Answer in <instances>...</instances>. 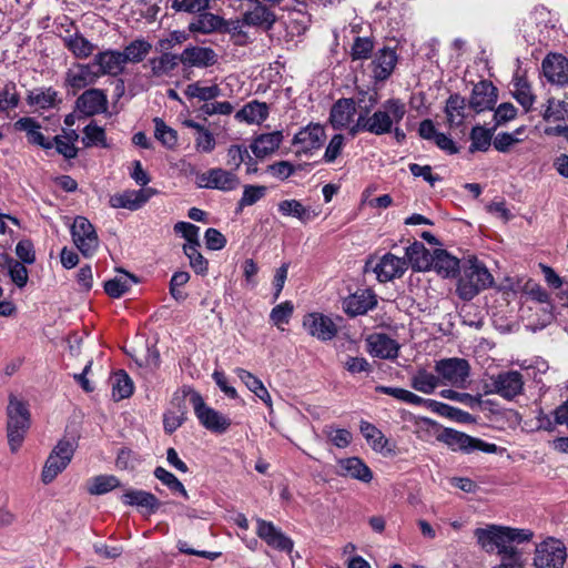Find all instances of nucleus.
<instances>
[{
  "label": "nucleus",
  "mask_w": 568,
  "mask_h": 568,
  "mask_svg": "<svg viewBox=\"0 0 568 568\" xmlns=\"http://www.w3.org/2000/svg\"><path fill=\"white\" fill-rule=\"evenodd\" d=\"M377 101L376 92L365 93L359 99L357 119L349 129L352 135L359 132L374 135L389 134L393 128L402 122L406 114V105L400 99H388L372 113Z\"/></svg>",
  "instance_id": "1"
},
{
  "label": "nucleus",
  "mask_w": 568,
  "mask_h": 568,
  "mask_svg": "<svg viewBox=\"0 0 568 568\" xmlns=\"http://www.w3.org/2000/svg\"><path fill=\"white\" fill-rule=\"evenodd\" d=\"M477 544L486 552H496L504 562L525 565L521 544L534 538V531L525 528H515L500 525H488L474 531Z\"/></svg>",
  "instance_id": "2"
},
{
  "label": "nucleus",
  "mask_w": 568,
  "mask_h": 568,
  "mask_svg": "<svg viewBox=\"0 0 568 568\" xmlns=\"http://www.w3.org/2000/svg\"><path fill=\"white\" fill-rule=\"evenodd\" d=\"M462 271L456 291L463 301L473 300L494 284V277L486 265L474 255L468 256L464 262Z\"/></svg>",
  "instance_id": "3"
},
{
  "label": "nucleus",
  "mask_w": 568,
  "mask_h": 568,
  "mask_svg": "<svg viewBox=\"0 0 568 568\" xmlns=\"http://www.w3.org/2000/svg\"><path fill=\"white\" fill-rule=\"evenodd\" d=\"M8 423H7V437L10 450L16 453L27 434L30 426V413L27 405L10 396L9 405L7 407Z\"/></svg>",
  "instance_id": "4"
},
{
  "label": "nucleus",
  "mask_w": 568,
  "mask_h": 568,
  "mask_svg": "<svg viewBox=\"0 0 568 568\" xmlns=\"http://www.w3.org/2000/svg\"><path fill=\"white\" fill-rule=\"evenodd\" d=\"M77 448L74 438H62L50 453L41 473L44 484L52 483L70 464Z\"/></svg>",
  "instance_id": "5"
},
{
  "label": "nucleus",
  "mask_w": 568,
  "mask_h": 568,
  "mask_svg": "<svg viewBox=\"0 0 568 568\" xmlns=\"http://www.w3.org/2000/svg\"><path fill=\"white\" fill-rule=\"evenodd\" d=\"M436 438L438 442L447 445L452 450L462 452L464 454H470L475 450H481L487 454H495L497 452L496 444L486 443L453 428H444L437 434Z\"/></svg>",
  "instance_id": "6"
},
{
  "label": "nucleus",
  "mask_w": 568,
  "mask_h": 568,
  "mask_svg": "<svg viewBox=\"0 0 568 568\" xmlns=\"http://www.w3.org/2000/svg\"><path fill=\"white\" fill-rule=\"evenodd\" d=\"M566 560L567 548L561 540L547 537L536 544L532 557L534 568H562Z\"/></svg>",
  "instance_id": "7"
},
{
  "label": "nucleus",
  "mask_w": 568,
  "mask_h": 568,
  "mask_svg": "<svg viewBox=\"0 0 568 568\" xmlns=\"http://www.w3.org/2000/svg\"><path fill=\"white\" fill-rule=\"evenodd\" d=\"M434 371L443 386L464 388L469 377L470 366L465 358L448 357L436 361Z\"/></svg>",
  "instance_id": "8"
},
{
  "label": "nucleus",
  "mask_w": 568,
  "mask_h": 568,
  "mask_svg": "<svg viewBox=\"0 0 568 568\" xmlns=\"http://www.w3.org/2000/svg\"><path fill=\"white\" fill-rule=\"evenodd\" d=\"M189 395L195 416L203 427L217 434H223L231 426L229 417L207 406L200 393L192 390Z\"/></svg>",
  "instance_id": "9"
},
{
  "label": "nucleus",
  "mask_w": 568,
  "mask_h": 568,
  "mask_svg": "<svg viewBox=\"0 0 568 568\" xmlns=\"http://www.w3.org/2000/svg\"><path fill=\"white\" fill-rule=\"evenodd\" d=\"M524 385L525 381L519 372H500L489 377V383L486 384L488 388L486 393L497 394L507 400H513L523 394Z\"/></svg>",
  "instance_id": "10"
},
{
  "label": "nucleus",
  "mask_w": 568,
  "mask_h": 568,
  "mask_svg": "<svg viewBox=\"0 0 568 568\" xmlns=\"http://www.w3.org/2000/svg\"><path fill=\"white\" fill-rule=\"evenodd\" d=\"M71 236L77 248L85 257L95 254L99 247V237L94 226L84 216H77L71 225Z\"/></svg>",
  "instance_id": "11"
},
{
  "label": "nucleus",
  "mask_w": 568,
  "mask_h": 568,
  "mask_svg": "<svg viewBox=\"0 0 568 568\" xmlns=\"http://www.w3.org/2000/svg\"><path fill=\"white\" fill-rule=\"evenodd\" d=\"M302 325L308 335L320 342L332 341L338 332V326L334 320L320 312L304 315Z\"/></svg>",
  "instance_id": "12"
},
{
  "label": "nucleus",
  "mask_w": 568,
  "mask_h": 568,
  "mask_svg": "<svg viewBox=\"0 0 568 568\" xmlns=\"http://www.w3.org/2000/svg\"><path fill=\"white\" fill-rule=\"evenodd\" d=\"M196 183L200 187L216 189L229 192L235 190L240 185V180L232 171L214 168L199 174L196 176Z\"/></svg>",
  "instance_id": "13"
},
{
  "label": "nucleus",
  "mask_w": 568,
  "mask_h": 568,
  "mask_svg": "<svg viewBox=\"0 0 568 568\" xmlns=\"http://www.w3.org/2000/svg\"><path fill=\"white\" fill-rule=\"evenodd\" d=\"M256 524V535L270 547L286 554L292 552L294 541L284 532H282V530L277 528L272 521L257 518Z\"/></svg>",
  "instance_id": "14"
},
{
  "label": "nucleus",
  "mask_w": 568,
  "mask_h": 568,
  "mask_svg": "<svg viewBox=\"0 0 568 568\" xmlns=\"http://www.w3.org/2000/svg\"><path fill=\"white\" fill-rule=\"evenodd\" d=\"M326 139L324 128L318 123H310L302 128L293 139L297 153H311L320 149Z\"/></svg>",
  "instance_id": "15"
},
{
  "label": "nucleus",
  "mask_w": 568,
  "mask_h": 568,
  "mask_svg": "<svg viewBox=\"0 0 568 568\" xmlns=\"http://www.w3.org/2000/svg\"><path fill=\"white\" fill-rule=\"evenodd\" d=\"M544 77L551 84L568 85V59L559 53H549L541 62Z\"/></svg>",
  "instance_id": "16"
},
{
  "label": "nucleus",
  "mask_w": 568,
  "mask_h": 568,
  "mask_svg": "<svg viewBox=\"0 0 568 568\" xmlns=\"http://www.w3.org/2000/svg\"><path fill=\"white\" fill-rule=\"evenodd\" d=\"M92 64L99 78L104 75L118 77L125 68L121 51L113 49H108L94 54Z\"/></svg>",
  "instance_id": "17"
},
{
  "label": "nucleus",
  "mask_w": 568,
  "mask_h": 568,
  "mask_svg": "<svg viewBox=\"0 0 568 568\" xmlns=\"http://www.w3.org/2000/svg\"><path fill=\"white\" fill-rule=\"evenodd\" d=\"M154 189L126 190L111 195L109 203L114 209H128L136 211L141 209L154 194Z\"/></svg>",
  "instance_id": "18"
},
{
  "label": "nucleus",
  "mask_w": 568,
  "mask_h": 568,
  "mask_svg": "<svg viewBox=\"0 0 568 568\" xmlns=\"http://www.w3.org/2000/svg\"><path fill=\"white\" fill-rule=\"evenodd\" d=\"M407 266L408 264L405 257H398L392 253H386L374 266V272L381 283H386L402 277L406 272Z\"/></svg>",
  "instance_id": "19"
},
{
  "label": "nucleus",
  "mask_w": 568,
  "mask_h": 568,
  "mask_svg": "<svg viewBox=\"0 0 568 568\" xmlns=\"http://www.w3.org/2000/svg\"><path fill=\"white\" fill-rule=\"evenodd\" d=\"M99 79L94 65L90 62L74 64L67 71L64 81L67 87H70L73 91H79L97 83Z\"/></svg>",
  "instance_id": "20"
},
{
  "label": "nucleus",
  "mask_w": 568,
  "mask_h": 568,
  "mask_svg": "<svg viewBox=\"0 0 568 568\" xmlns=\"http://www.w3.org/2000/svg\"><path fill=\"white\" fill-rule=\"evenodd\" d=\"M75 104L79 112L91 116L106 111L108 98L101 89H89L77 99Z\"/></svg>",
  "instance_id": "21"
},
{
  "label": "nucleus",
  "mask_w": 568,
  "mask_h": 568,
  "mask_svg": "<svg viewBox=\"0 0 568 568\" xmlns=\"http://www.w3.org/2000/svg\"><path fill=\"white\" fill-rule=\"evenodd\" d=\"M377 305L376 295L371 290H357L343 301V310L349 316L366 314Z\"/></svg>",
  "instance_id": "22"
},
{
  "label": "nucleus",
  "mask_w": 568,
  "mask_h": 568,
  "mask_svg": "<svg viewBox=\"0 0 568 568\" xmlns=\"http://www.w3.org/2000/svg\"><path fill=\"white\" fill-rule=\"evenodd\" d=\"M496 100V88L490 82L480 81L474 85L469 103L475 113H480L493 109Z\"/></svg>",
  "instance_id": "23"
},
{
  "label": "nucleus",
  "mask_w": 568,
  "mask_h": 568,
  "mask_svg": "<svg viewBox=\"0 0 568 568\" xmlns=\"http://www.w3.org/2000/svg\"><path fill=\"white\" fill-rule=\"evenodd\" d=\"M397 63V54L395 50L389 48H383L377 51L372 60L371 68L373 78L376 81H385L387 80Z\"/></svg>",
  "instance_id": "24"
},
{
  "label": "nucleus",
  "mask_w": 568,
  "mask_h": 568,
  "mask_svg": "<svg viewBox=\"0 0 568 568\" xmlns=\"http://www.w3.org/2000/svg\"><path fill=\"white\" fill-rule=\"evenodd\" d=\"M179 61L189 67L207 68L216 63L217 55L211 48L187 47L179 55Z\"/></svg>",
  "instance_id": "25"
},
{
  "label": "nucleus",
  "mask_w": 568,
  "mask_h": 568,
  "mask_svg": "<svg viewBox=\"0 0 568 568\" xmlns=\"http://www.w3.org/2000/svg\"><path fill=\"white\" fill-rule=\"evenodd\" d=\"M16 131L26 132L27 140L30 144L41 146L44 150H51L53 143L44 138L41 132V124L33 118L23 116L13 124Z\"/></svg>",
  "instance_id": "26"
},
{
  "label": "nucleus",
  "mask_w": 568,
  "mask_h": 568,
  "mask_svg": "<svg viewBox=\"0 0 568 568\" xmlns=\"http://www.w3.org/2000/svg\"><path fill=\"white\" fill-rule=\"evenodd\" d=\"M470 103L466 104L465 98L459 94H453L446 102L445 112L450 126L462 125L470 116Z\"/></svg>",
  "instance_id": "27"
},
{
  "label": "nucleus",
  "mask_w": 568,
  "mask_h": 568,
  "mask_svg": "<svg viewBox=\"0 0 568 568\" xmlns=\"http://www.w3.org/2000/svg\"><path fill=\"white\" fill-rule=\"evenodd\" d=\"M270 108L265 102L252 100L240 109L234 118L237 122L247 124H261L268 116Z\"/></svg>",
  "instance_id": "28"
},
{
  "label": "nucleus",
  "mask_w": 568,
  "mask_h": 568,
  "mask_svg": "<svg viewBox=\"0 0 568 568\" xmlns=\"http://www.w3.org/2000/svg\"><path fill=\"white\" fill-rule=\"evenodd\" d=\"M342 476L352 477L363 483H369L373 479V473L369 467L358 457L344 458L338 462Z\"/></svg>",
  "instance_id": "29"
},
{
  "label": "nucleus",
  "mask_w": 568,
  "mask_h": 568,
  "mask_svg": "<svg viewBox=\"0 0 568 568\" xmlns=\"http://www.w3.org/2000/svg\"><path fill=\"white\" fill-rule=\"evenodd\" d=\"M368 344L371 354L376 357L393 359L398 355L399 346L397 342L386 334L372 335L368 338Z\"/></svg>",
  "instance_id": "30"
},
{
  "label": "nucleus",
  "mask_w": 568,
  "mask_h": 568,
  "mask_svg": "<svg viewBox=\"0 0 568 568\" xmlns=\"http://www.w3.org/2000/svg\"><path fill=\"white\" fill-rule=\"evenodd\" d=\"M409 384L416 392L430 395L442 386V381L437 374L427 371L425 367H418L410 376Z\"/></svg>",
  "instance_id": "31"
},
{
  "label": "nucleus",
  "mask_w": 568,
  "mask_h": 568,
  "mask_svg": "<svg viewBox=\"0 0 568 568\" xmlns=\"http://www.w3.org/2000/svg\"><path fill=\"white\" fill-rule=\"evenodd\" d=\"M430 266L442 277H455L460 270L459 260L440 248L434 251Z\"/></svg>",
  "instance_id": "32"
},
{
  "label": "nucleus",
  "mask_w": 568,
  "mask_h": 568,
  "mask_svg": "<svg viewBox=\"0 0 568 568\" xmlns=\"http://www.w3.org/2000/svg\"><path fill=\"white\" fill-rule=\"evenodd\" d=\"M222 26V17L204 10L192 19L189 24V30L193 33L209 34L212 32H221Z\"/></svg>",
  "instance_id": "33"
},
{
  "label": "nucleus",
  "mask_w": 568,
  "mask_h": 568,
  "mask_svg": "<svg viewBox=\"0 0 568 568\" xmlns=\"http://www.w3.org/2000/svg\"><path fill=\"white\" fill-rule=\"evenodd\" d=\"M121 501L128 506H136L155 513L160 507L159 499L149 491L141 489H129L121 496Z\"/></svg>",
  "instance_id": "34"
},
{
  "label": "nucleus",
  "mask_w": 568,
  "mask_h": 568,
  "mask_svg": "<svg viewBox=\"0 0 568 568\" xmlns=\"http://www.w3.org/2000/svg\"><path fill=\"white\" fill-rule=\"evenodd\" d=\"M243 17L246 26L261 28L263 30H270L276 21L275 13L261 3H257L252 10L246 11Z\"/></svg>",
  "instance_id": "35"
},
{
  "label": "nucleus",
  "mask_w": 568,
  "mask_h": 568,
  "mask_svg": "<svg viewBox=\"0 0 568 568\" xmlns=\"http://www.w3.org/2000/svg\"><path fill=\"white\" fill-rule=\"evenodd\" d=\"M355 112V103L352 99L338 100L331 110L329 120L332 125L337 129L347 126L352 122Z\"/></svg>",
  "instance_id": "36"
},
{
  "label": "nucleus",
  "mask_w": 568,
  "mask_h": 568,
  "mask_svg": "<svg viewBox=\"0 0 568 568\" xmlns=\"http://www.w3.org/2000/svg\"><path fill=\"white\" fill-rule=\"evenodd\" d=\"M425 406L432 412L458 423L470 424L475 422L474 416L469 413L442 402L427 398Z\"/></svg>",
  "instance_id": "37"
},
{
  "label": "nucleus",
  "mask_w": 568,
  "mask_h": 568,
  "mask_svg": "<svg viewBox=\"0 0 568 568\" xmlns=\"http://www.w3.org/2000/svg\"><path fill=\"white\" fill-rule=\"evenodd\" d=\"M162 54L149 59L145 67L150 68V74L153 78H161L170 74L179 64V55L161 51Z\"/></svg>",
  "instance_id": "38"
},
{
  "label": "nucleus",
  "mask_w": 568,
  "mask_h": 568,
  "mask_svg": "<svg viewBox=\"0 0 568 568\" xmlns=\"http://www.w3.org/2000/svg\"><path fill=\"white\" fill-rule=\"evenodd\" d=\"M406 261H408L416 271L428 270L432 265L433 255L420 242L415 241L406 247Z\"/></svg>",
  "instance_id": "39"
},
{
  "label": "nucleus",
  "mask_w": 568,
  "mask_h": 568,
  "mask_svg": "<svg viewBox=\"0 0 568 568\" xmlns=\"http://www.w3.org/2000/svg\"><path fill=\"white\" fill-rule=\"evenodd\" d=\"M283 135L280 131L261 134L251 145L253 153L257 158H264L278 149Z\"/></svg>",
  "instance_id": "40"
},
{
  "label": "nucleus",
  "mask_w": 568,
  "mask_h": 568,
  "mask_svg": "<svg viewBox=\"0 0 568 568\" xmlns=\"http://www.w3.org/2000/svg\"><path fill=\"white\" fill-rule=\"evenodd\" d=\"M63 43L68 50L78 59H87L92 55L95 44L90 42L81 33H74L63 38Z\"/></svg>",
  "instance_id": "41"
},
{
  "label": "nucleus",
  "mask_w": 568,
  "mask_h": 568,
  "mask_svg": "<svg viewBox=\"0 0 568 568\" xmlns=\"http://www.w3.org/2000/svg\"><path fill=\"white\" fill-rule=\"evenodd\" d=\"M152 50V44L145 39H135L121 51L124 63H140Z\"/></svg>",
  "instance_id": "42"
},
{
  "label": "nucleus",
  "mask_w": 568,
  "mask_h": 568,
  "mask_svg": "<svg viewBox=\"0 0 568 568\" xmlns=\"http://www.w3.org/2000/svg\"><path fill=\"white\" fill-rule=\"evenodd\" d=\"M511 93L516 101L526 110L529 111L535 102V95L528 81L523 77H514L511 82Z\"/></svg>",
  "instance_id": "43"
},
{
  "label": "nucleus",
  "mask_w": 568,
  "mask_h": 568,
  "mask_svg": "<svg viewBox=\"0 0 568 568\" xmlns=\"http://www.w3.org/2000/svg\"><path fill=\"white\" fill-rule=\"evenodd\" d=\"M278 212L284 216H294L302 223H307L317 215L315 212H311L310 209L303 206L297 200H284L280 202Z\"/></svg>",
  "instance_id": "44"
},
{
  "label": "nucleus",
  "mask_w": 568,
  "mask_h": 568,
  "mask_svg": "<svg viewBox=\"0 0 568 568\" xmlns=\"http://www.w3.org/2000/svg\"><path fill=\"white\" fill-rule=\"evenodd\" d=\"M58 92L53 88H37L29 92L28 103L39 109L55 106Z\"/></svg>",
  "instance_id": "45"
},
{
  "label": "nucleus",
  "mask_w": 568,
  "mask_h": 568,
  "mask_svg": "<svg viewBox=\"0 0 568 568\" xmlns=\"http://www.w3.org/2000/svg\"><path fill=\"white\" fill-rule=\"evenodd\" d=\"M439 395L443 398L459 402L468 405L470 408L479 407L480 409H491L493 402L491 400H481L480 396H473L468 393H458L454 389H443Z\"/></svg>",
  "instance_id": "46"
},
{
  "label": "nucleus",
  "mask_w": 568,
  "mask_h": 568,
  "mask_svg": "<svg viewBox=\"0 0 568 568\" xmlns=\"http://www.w3.org/2000/svg\"><path fill=\"white\" fill-rule=\"evenodd\" d=\"M375 390L377 393L389 395V396L396 398L397 400H400V402H404V403H407L410 405H415V406H420V405L425 406L426 400H427V398L420 397L410 390L399 388V387H390V386L379 385V386H376Z\"/></svg>",
  "instance_id": "47"
},
{
  "label": "nucleus",
  "mask_w": 568,
  "mask_h": 568,
  "mask_svg": "<svg viewBox=\"0 0 568 568\" xmlns=\"http://www.w3.org/2000/svg\"><path fill=\"white\" fill-rule=\"evenodd\" d=\"M542 118L548 122H561L568 119V102L549 98L542 113Z\"/></svg>",
  "instance_id": "48"
},
{
  "label": "nucleus",
  "mask_w": 568,
  "mask_h": 568,
  "mask_svg": "<svg viewBox=\"0 0 568 568\" xmlns=\"http://www.w3.org/2000/svg\"><path fill=\"white\" fill-rule=\"evenodd\" d=\"M469 152H486L491 145L493 130L476 125L470 131Z\"/></svg>",
  "instance_id": "49"
},
{
  "label": "nucleus",
  "mask_w": 568,
  "mask_h": 568,
  "mask_svg": "<svg viewBox=\"0 0 568 568\" xmlns=\"http://www.w3.org/2000/svg\"><path fill=\"white\" fill-rule=\"evenodd\" d=\"M133 382L124 371H119L112 379V396L115 400L130 397L133 394Z\"/></svg>",
  "instance_id": "50"
},
{
  "label": "nucleus",
  "mask_w": 568,
  "mask_h": 568,
  "mask_svg": "<svg viewBox=\"0 0 568 568\" xmlns=\"http://www.w3.org/2000/svg\"><path fill=\"white\" fill-rule=\"evenodd\" d=\"M359 429L375 452H383L385 449L388 440L377 427L368 422L362 420Z\"/></svg>",
  "instance_id": "51"
},
{
  "label": "nucleus",
  "mask_w": 568,
  "mask_h": 568,
  "mask_svg": "<svg viewBox=\"0 0 568 568\" xmlns=\"http://www.w3.org/2000/svg\"><path fill=\"white\" fill-rule=\"evenodd\" d=\"M246 26L244 17L242 19L225 20L223 19V26L221 32L230 34L231 39L236 45H245L248 42V36L243 30Z\"/></svg>",
  "instance_id": "52"
},
{
  "label": "nucleus",
  "mask_w": 568,
  "mask_h": 568,
  "mask_svg": "<svg viewBox=\"0 0 568 568\" xmlns=\"http://www.w3.org/2000/svg\"><path fill=\"white\" fill-rule=\"evenodd\" d=\"M154 135L168 149H173L178 144V132L161 118H154Z\"/></svg>",
  "instance_id": "53"
},
{
  "label": "nucleus",
  "mask_w": 568,
  "mask_h": 568,
  "mask_svg": "<svg viewBox=\"0 0 568 568\" xmlns=\"http://www.w3.org/2000/svg\"><path fill=\"white\" fill-rule=\"evenodd\" d=\"M185 94L189 98H196L205 103L219 98L221 95V89L217 84L210 87H202L200 82L191 83L185 89Z\"/></svg>",
  "instance_id": "54"
},
{
  "label": "nucleus",
  "mask_w": 568,
  "mask_h": 568,
  "mask_svg": "<svg viewBox=\"0 0 568 568\" xmlns=\"http://www.w3.org/2000/svg\"><path fill=\"white\" fill-rule=\"evenodd\" d=\"M77 139L78 134L72 130L67 135H55L51 142L53 143V146H55V150L59 154L70 160L78 155V149L74 145V141Z\"/></svg>",
  "instance_id": "55"
},
{
  "label": "nucleus",
  "mask_w": 568,
  "mask_h": 568,
  "mask_svg": "<svg viewBox=\"0 0 568 568\" xmlns=\"http://www.w3.org/2000/svg\"><path fill=\"white\" fill-rule=\"evenodd\" d=\"M82 142L84 146L91 148V146H101V148H108L106 143V135L103 128L99 126L94 122L89 123L83 129V138Z\"/></svg>",
  "instance_id": "56"
},
{
  "label": "nucleus",
  "mask_w": 568,
  "mask_h": 568,
  "mask_svg": "<svg viewBox=\"0 0 568 568\" xmlns=\"http://www.w3.org/2000/svg\"><path fill=\"white\" fill-rule=\"evenodd\" d=\"M121 486L118 477L113 475H99L91 479L88 491L91 495H103Z\"/></svg>",
  "instance_id": "57"
},
{
  "label": "nucleus",
  "mask_w": 568,
  "mask_h": 568,
  "mask_svg": "<svg viewBox=\"0 0 568 568\" xmlns=\"http://www.w3.org/2000/svg\"><path fill=\"white\" fill-rule=\"evenodd\" d=\"M200 245L195 244H184L183 252L187 256L190 261V266L192 270L200 275H205L207 273V260L199 252Z\"/></svg>",
  "instance_id": "58"
},
{
  "label": "nucleus",
  "mask_w": 568,
  "mask_h": 568,
  "mask_svg": "<svg viewBox=\"0 0 568 568\" xmlns=\"http://www.w3.org/2000/svg\"><path fill=\"white\" fill-rule=\"evenodd\" d=\"M153 474L155 478H158L170 490L181 494L184 499H189V494L186 489L174 474L170 473L169 470L161 466L156 467Z\"/></svg>",
  "instance_id": "59"
},
{
  "label": "nucleus",
  "mask_w": 568,
  "mask_h": 568,
  "mask_svg": "<svg viewBox=\"0 0 568 568\" xmlns=\"http://www.w3.org/2000/svg\"><path fill=\"white\" fill-rule=\"evenodd\" d=\"M374 50V41L368 37H357L351 48L352 60H366Z\"/></svg>",
  "instance_id": "60"
},
{
  "label": "nucleus",
  "mask_w": 568,
  "mask_h": 568,
  "mask_svg": "<svg viewBox=\"0 0 568 568\" xmlns=\"http://www.w3.org/2000/svg\"><path fill=\"white\" fill-rule=\"evenodd\" d=\"M20 102L16 85L10 83L0 89V112H7L18 106Z\"/></svg>",
  "instance_id": "61"
},
{
  "label": "nucleus",
  "mask_w": 568,
  "mask_h": 568,
  "mask_svg": "<svg viewBox=\"0 0 568 568\" xmlns=\"http://www.w3.org/2000/svg\"><path fill=\"white\" fill-rule=\"evenodd\" d=\"M132 281L131 276L109 280L104 283V291L109 296L119 298L130 290Z\"/></svg>",
  "instance_id": "62"
},
{
  "label": "nucleus",
  "mask_w": 568,
  "mask_h": 568,
  "mask_svg": "<svg viewBox=\"0 0 568 568\" xmlns=\"http://www.w3.org/2000/svg\"><path fill=\"white\" fill-rule=\"evenodd\" d=\"M266 194V187L263 185H245L239 207L250 206L263 199Z\"/></svg>",
  "instance_id": "63"
},
{
  "label": "nucleus",
  "mask_w": 568,
  "mask_h": 568,
  "mask_svg": "<svg viewBox=\"0 0 568 568\" xmlns=\"http://www.w3.org/2000/svg\"><path fill=\"white\" fill-rule=\"evenodd\" d=\"M293 305L291 302H284L282 304L276 305L271 314L270 318L274 325L277 327H281L283 324H287L292 313H293Z\"/></svg>",
  "instance_id": "64"
}]
</instances>
